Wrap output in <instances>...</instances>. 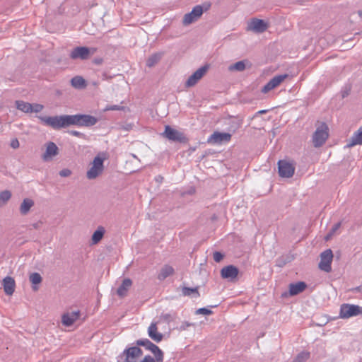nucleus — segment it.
Listing matches in <instances>:
<instances>
[{"label":"nucleus","mask_w":362,"mask_h":362,"mask_svg":"<svg viewBox=\"0 0 362 362\" xmlns=\"http://www.w3.org/2000/svg\"><path fill=\"white\" fill-rule=\"evenodd\" d=\"M158 322H152L148 328V337L154 341L158 343L163 339V334L158 332Z\"/></svg>","instance_id":"nucleus-17"},{"label":"nucleus","mask_w":362,"mask_h":362,"mask_svg":"<svg viewBox=\"0 0 362 362\" xmlns=\"http://www.w3.org/2000/svg\"><path fill=\"white\" fill-rule=\"evenodd\" d=\"M71 174V172L69 169H63L59 172V175L62 177H68Z\"/></svg>","instance_id":"nucleus-43"},{"label":"nucleus","mask_w":362,"mask_h":362,"mask_svg":"<svg viewBox=\"0 0 362 362\" xmlns=\"http://www.w3.org/2000/svg\"><path fill=\"white\" fill-rule=\"evenodd\" d=\"M96 48H88L86 47H76L70 53V58L72 59H80L85 60L96 52Z\"/></svg>","instance_id":"nucleus-7"},{"label":"nucleus","mask_w":362,"mask_h":362,"mask_svg":"<svg viewBox=\"0 0 362 362\" xmlns=\"http://www.w3.org/2000/svg\"><path fill=\"white\" fill-rule=\"evenodd\" d=\"M97 122V119L90 115H69L70 125L91 126Z\"/></svg>","instance_id":"nucleus-5"},{"label":"nucleus","mask_w":362,"mask_h":362,"mask_svg":"<svg viewBox=\"0 0 362 362\" xmlns=\"http://www.w3.org/2000/svg\"><path fill=\"white\" fill-rule=\"evenodd\" d=\"M71 134L74 135V136H78L80 135H81V134L78 132H76V131H71L70 132Z\"/></svg>","instance_id":"nucleus-45"},{"label":"nucleus","mask_w":362,"mask_h":362,"mask_svg":"<svg viewBox=\"0 0 362 362\" xmlns=\"http://www.w3.org/2000/svg\"><path fill=\"white\" fill-rule=\"evenodd\" d=\"M30 281L33 285H37L41 283L42 277L38 273H33L30 275ZM33 288L34 291L37 290V287L36 286H33Z\"/></svg>","instance_id":"nucleus-29"},{"label":"nucleus","mask_w":362,"mask_h":362,"mask_svg":"<svg viewBox=\"0 0 362 362\" xmlns=\"http://www.w3.org/2000/svg\"><path fill=\"white\" fill-rule=\"evenodd\" d=\"M16 105L18 110L25 112V113H31V112H39L42 110L43 105L40 104H30L27 102H24L23 100H17L16 101Z\"/></svg>","instance_id":"nucleus-9"},{"label":"nucleus","mask_w":362,"mask_h":362,"mask_svg":"<svg viewBox=\"0 0 362 362\" xmlns=\"http://www.w3.org/2000/svg\"><path fill=\"white\" fill-rule=\"evenodd\" d=\"M15 281L12 277L6 276L3 280V286L4 292L7 295H12L15 290Z\"/></svg>","instance_id":"nucleus-21"},{"label":"nucleus","mask_w":362,"mask_h":362,"mask_svg":"<svg viewBox=\"0 0 362 362\" xmlns=\"http://www.w3.org/2000/svg\"><path fill=\"white\" fill-rule=\"evenodd\" d=\"M306 287V284L302 281H299L296 284H291L289 286V293L291 296L297 295L303 292Z\"/></svg>","instance_id":"nucleus-22"},{"label":"nucleus","mask_w":362,"mask_h":362,"mask_svg":"<svg viewBox=\"0 0 362 362\" xmlns=\"http://www.w3.org/2000/svg\"><path fill=\"white\" fill-rule=\"evenodd\" d=\"M33 202L30 199H25L22 202L20 211L22 214H26L33 206Z\"/></svg>","instance_id":"nucleus-27"},{"label":"nucleus","mask_w":362,"mask_h":362,"mask_svg":"<svg viewBox=\"0 0 362 362\" xmlns=\"http://www.w3.org/2000/svg\"><path fill=\"white\" fill-rule=\"evenodd\" d=\"M107 158V156L105 153H100L95 157L93 162L90 163V169L87 171L86 173L88 179H95L102 174L104 170L103 162Z\"/></svg>","instance_id":"nucleus-2"},{"label":"nucleus","mask_w":362,"mask_h":362,"mask_svg":"<svg viewBox=\"0 0 362 362\" xmlns=\"http://www.w3.org/2000/svg\"><path fill=\"white\" fill-rule=\"evenodd\" d=\"M362 144V126L352 136L351 141L347 144L348 147H352L356 145Z\"/></svg>","instance_id":"nucleus-24"},{"label":"nucleus","mask_w":362,"mask_h":362,"mask_svg":"<svg viewBox=\"0 0 362 362\" xmlns=\"http://www.w3.org/2000/svg\"><path fill=\"white\" fill-rule=\"evenodd\" d=\"M221 274L223 279H235L238 274V270L235 267L230 265L223 267L221 271Z\"/></svg>","instance_id":"nucleus-20"},{"label":"nucleus","mask_w":362,"mask_h":362,"mask_svg":"<svg viewBox=\"0 0 362 362\" xmlns=\"http://www.w3.org/2000/svg\"><path fill=\"white\" fill-rule=\"evenodd\" d=\"M268 25L263 20L253 18L248 23L247 30L256 33H262L267 30Z\"/></svg>","instance_id":"nucleus-16"},{"label":"nucleus","mask_w":362,"mask_h":362,"mask_svg":"<svg viewBox=\"0 0 362 362\" xmlns=\"http://www.w3.org/2000/svg\"><path fill=\"white\" fill-rule=\"evenodd\" d=\"M358 315H362V307L348 303H344L341 305L339 312L341 318L347 319Z\"/></svg>","instance_id":"nucleus-6"},{"label":"nucleus","mask_w":362,"mask_h":362,"mask_svg":"<svg viewBox=\"0 0 362 362\" xmlns=\"http://www.w3.org/2000/svg\"><path fill=\"white\" fill-rule=\"evenodd\" d=\"M245 69V64L244 61H239L233 65L229 66L230 71H243Z\"/></svg>","instance_id":"nucleus-31"},{"label":"nucleus","mask_w":362,"mask_h":362,"mask_svg":"<svg viewBox=\"0 0 362 362\" xmlns=\"http://www.w3.org/2000/svg\"><path fill=\"white\" fill-rule=\"evenodd\" d=\"M230 139V134L215 132L208 138L207 142L212 144H221L223 142H229Z\"/></svg>","instance_id":"nucleus-13"},{"label":"nucleus","mask_w":362,"mask_h":362,"mask_svg":"<svg viewBox=\"0 0 362 362\" xmlns=\"http://www.w3.org/2000/svg\"><path fill=\"white\" fill-rule=\"evenodd\" d=\"M160 59V56L158 54L151 56L146 61V65L148 67L154 66Z\"/></svg>","instance_id":"nucleus-32"},{"label":"nucleus","mask_w":362,"mask_h":362,"mask_svg":"<svg viewBox=\"0 0 362 362\" xmlns=\"http://www.w3.org/2000/svg\"><path fill=\"white\" fill-rule=\"evenodd\" d=\"M288 74L278 75L273 77L262 89V93H267L278 87L286 78Z\"/></svg>","instance_id":"nucleus-12"},{"label":"nucleus","mask_w":362,"mask_h":362,"mask_svg":"<svg viewBox=\"0 0 362 362\" xmlns=\"http://www.w3.org/2000/svg\"><path fill=\"white\" fill-rule=\"evenodd\" d=\"M11 146L13 148H18L19 147V141L17 139H14L11 142Z\"/></svg>","instance_id":"nucleus-44"},{"label":"nucleus","mask_w":362,"mask_h":362,"mask_svg":"<svg viewBox=\"0 0 362 362\" xmlns=\"http://www.w3.org/2000/svg\"><path fill=\"white\" fill-rule=\"evenodd\" d=\"M207 66H202L197 69L192 76L189 77L186 82V86L191 87L194 86L206 73Z\"/></svg>","instance_id":"nucleus-15"},{"label":"nucleus","mask_w":362,"mask_h":362,"mask_svg":"<svg viewBox=\"0 0 362 362\" xmlns=\"http://www.w3.org/2000/svg\"><path fill=\"white\" fill-rule=\"evenodd\" d=\"M152 354H153L157 362H163V353L158 346H157V348L155 349L154 351L152 352Z\"/></svg>","instance_id":"nucleus-35"},{"label":"nucleus","mask_w":362,"mask_h":362,"mask_svg":"<svg viewBox=\"0 0 362 362\" xmlns=\"http://www.w3.org/2000/svg\"><path fill=\"white\" fill-rule=\"evenodd\" d=\"M173 268L169 265H165L160 269V272L158 275V279L160 281L164 280L168 276L173 275Z\"/></svg>","instance_id":"nucleus-25"},{"label":"nucleus","mask_w":362,"mask_h":362,"mask_svg":"<svg viewBox=\"0 0 362 362\" xmlns=\"http://www.w3.org/2000/svg\"><path fill=\"white\" fill-rule=\"evenodd\" d=\"M214 259L216 262H219L223 257V255L219 252H215L213 255Z\"/></svg>","instance_id":"nucleus-42"},{"label":"nucleus","mask_w":362,"mask_h":362,"mask_svg":"<svg viewBox=\"0 0 362 362\" xmlns=\"http://www.w3.org/2000/svg\"><path fill=\"white\" fill-rule=\"evenodd\" d=\"M80 317L79 310L66 313L62 316V322L64 326H71Z\"/></svg>","instance_id":"nucleus-18"},{"label":"nucleus","mask_w":362,"mask_h":362,"mask_svg":"<svg viewBox=\"0 0 362 362\" xmlns=\"http://www.w3.org/2000/svg\"><path fill=\"white\" fill-rule=\"evenodd\" d=\"M329 136L328 127L326 124H321L315 130L313 136V142L315 147L322 146Z\"/></svg>","instance_id":"nucleus-4"},{"label":"nucleus","mask_w":362,"mask_h":362,"mask_svg":"<svg viewBox=\"0 0 362 362\" xmlns=\"http://www.w3.org/2000/svg\"><path fill=\"white\" fill-rule=\"evenodd\" d=\"M182 292L184 296H190L192 293H196L197 296H199L197 288L183 287L182 289Z\"/></svg>","instance_id":"nucleus-34"},{"label":"nucleus","mask_w":362,"mask_h":362,"mask_svg":"<svg viewBox=\"0 0 362 362\" xmlns=\"http://www.w3.org/2000/svg\"><path fill=\"white\" fill-rule=\"evenodd\" d=\"M197 314H202V315H211L212 313V311L209 309L203 308H199L196 311Z\"/></svg>","instance_id":"nucleus-41"},{"label":"nucleus","mask_w":362,"mask_h":362,"mask_svg":"<svg viewBox=\"0 0 362 362\" xmlns=\"http://www.w3.org/2000/svg\"><path fill=\"white\" fill-rule=\"evenodd\" d=\"M310 357V353L308 351H303L300 353L294 359L293 362H305Z\"/></svg>","instance_id":"nucleus-33"},{"label":"nucleus","mask_w":362,"mask_h":362,"mask_svg":"<svg viewBox=\"0 0 362 362\" xmlns=\"http://www.w3.org/2000/svg\"><path fill=\"white\" fill-rule=\"evenodd\" d=\"M119 362H155L150 355L144 356V352L137 346L127 347L119 356Z\"/></svg>","instance_id":"nucleus-1"},{"label":"nucleus","mask_w":362,"mask_h":362,"mask_svg":"<svg viewBox=\"0 0 362 362\" xmlns=\"http://www.w3.org/2000/svg\"><path fill=\"white\" fill-rule=\"evenodd\" d=\"M264 112H266V110H261V111L259 112V113H260V114H262V113H264Z\"/></svg>","instance_id":"nucleus-46"},{"label":"nucleus","mask_w":362,"mask_h":362,"mask_svg":"<svg viewBox=\"0 0 362 362\" xmlns=\"http://www.w3.org/2000/svg\"><path fill=\"white\" fill-rule=\"evenodd\" d=\"M132 281L131 279H124L121 286L118 288L117 291V293L118 294V296H119L120 297H124V296H126L128 290L132 286Z\"/></svg>","instance_id":"nucleus-23"},{"label":"nucleus","mask_w":362,"mask_h":362,"mask_svg":"<svg viewBox=\"0 0 362 362\" xmlns=\"http://www.w3.org/2000/svg\"><path fill=\"white\" fill-rule=\"evenodd\" d=\"M333 259L332 251L330 249L326 250L320 255L319 268L326 272L331 271V264Z\"/></svg>","instance_id":"nucleus-11"},{"label":"nucleus","mask_w":362,"mask_h":362,"mask_svg":"<svg viewBox=\"0 0 362 362\" xmlns=\"http://www.w3.org/2000/svg\"><path fill=\"white\" fill-rule=\"evenodd\" d=\"M124 107L120 105H108L105 108V111H110V110H122Z\"/></svg>","instance_id":"nucleus-40"},{"label":"nucleus","mask_w":362,"mask_h":362,"mask_svg":"<svg viewBox=\"0 0 362 362\" xmlns=\"http://www.w3.org/2000/svg\"><path fill=\"white\" fill-rule=\"evenodd\" d=\"M11 194L9 191H4L0 194V199L3 202H7L11 198Z\"/></svg>","instance_id":"nucleus-39"},{"label":"nucleus","mask_w":362,"mask_h":362,"mask_svg":"<svg viewBox=\"0 0 362 362\" xmlns=\"http://www.w3.org/2000/svg\"><path fill=\"white\" fill-rule=\"evenodd\" d=\"M152 354H153L157 362H163V353L158 346H157V348L155 349L154 351L152 352Z\"/></svg>","instance_id":"nucleus-36"},{"label":"nucleus","mask_w":362,"mask_h":362,"mask_svg":"<svg viewBox=\"0 0 362 362\" xmlns=\"http://www.w3.org/2000/svg\"><path fill=\"white\" fill-rule=\"evenodd\" d=\"M58 154V147L54 142H49L46 146V151L42 155V159L45 161L51 160L54 156Z\"/></svg>","instance_id":"nucleus-19"},{"label":"nucleus","mask_w":362,"mask_h":362,"mask_svg":"<svg viewBox=\"0 0 362 362\" xmlns=\"http://www.w3.org/2000/svg\"><path fill=\"white\" fill-rule=\"evenodd\" d=\"M71 86L75 88H83L86 86V82L81 76H77L71 80Z\"/></svg>","instance_id":"nucleus-26"},{"label":"nucleus","mask_w":362,"mask_h":362,"mask_svg":"<svg viewBox=\"0 0 362 362\" xmlns=\"http://www.w3.org/2000/svg\"><path fill=\"white\" fill-rule=\"evenodd\" d=\"M42 122L54 129H60L70 125L69 115L55 116V117H41Z\"/></svg>","instance_id":"nucleus-3"},{"label":"nucleus","mask_w":362,"mask_h":362,"mask_svg":"<svg viewBox=\"0 0 362 362\" xmlns=\"http://www.w3.org/2000/svg\"><path fill=\"white\" fill-rule=\"evenodd\" d=\"M104 229L103 228H98V230H96L92 236V242L94 244L98 243L100 241V240L103 238L104 235Z\"/></svg>","instance_id":"nucleus-30"},{"label":"nucleus","mask_w":362,"mask_h":362,"mask_svg":"<svg viewBox=\"0 0 362 362\" xmlns=\"http://www.w3.org/2000/svg\"><path fill=\"white\" fill-rule=\"evenodd\" d=\"M175 316L174 315H172L170 313H162L160 315V321H163L165 322H167V323H170V322H172L174 319Z\"/></svg>","instance_id":"nucleus-38"},{"label":"nucleus","mask_w":362,"mask_h":362,"mask_svg":"<svg viewBox=\"0 0 362 362\" xmlns=\"http://www.w3.org/2000/svg\"><path fill=\"white\" fill-rule=\"evenodd\" d=\"M136 345L146 346V348L151 352L154 351L158 346L150 341L148 339L137 340Z\"/></svg>","instance_id":"nucleus-28"},{"label":"nucleus","mask_w":362,"mask_h":362,"mask_svg":"<svg viewBox=\"0 0 362 362\" xmlns=\"http://www.w3.org/2000/svg\"><path fill=\"white\" fill-rule=\"evenodd\" d=\"M340 226H341L340 223H337L334 224L333 226L332 230H330V232L325 236V240L327 241L329 239H331L332 237L334 235V234L339 230Z\"/></svg>","instance_id":"nucleus-37"},{"label":"nucleus","mask_w":362,"mask_h":362,"mask_svg":"<svg viewBox=\"0 0 362 362\" xmlns=\"http://www.w3.org/2000/svg\"><path fill=\"white\" fill-rule=\"evenodd\" d=\"M163 135L169 140L179 141L180 143H185L187 140L185 136L182 132H180L177 130L173 129L168 125L165 126V131L163 133Z\"/></svg>","instance_id":"nucleus-10"},{"label":"nucleus","mask_w":362,"mask_h":362,"mask_svg":"<svg viewBox=\"0 0 362 362\" xmlns=\"http://www.w3.org/2000/svg\"><path fill=\"white\" fill-rule=\"evenodd\" d=\"M95 62H96L97 64H99V63H100V60H97V61H95Z\"/></svg>","instance_id":"nucleus-47"},{"label":"nucleus","mask_w":362,"mask_h":362,"mask_svg":"<svg viewBox=\"0 0 362 362\" xmlns=\"http://www.w3.org/2000/svg\"><path fill=\"white\" fill-rule=\"evenodd\" d=\"M279 175L282 177H291L295 172V165L293 162L281 160L278 162Z\"/></svg>","instance_id":"nucleus-8"},{"label":"nucleus","mask_w":362,"mask_h":362,"mask_svg":"<svg viewBox=\"0 0 362 362\" xmlns=\"http://www.w3.org/2000/svg\"><path fill=\"white\" fill-rule=\"evenodd\" d=\"M203 13V9L201 6H196L190 13L184 16L183 24L187 25L196 21Z\"/></svg>","instance_id":"nucleus-14"}]
</instances>
